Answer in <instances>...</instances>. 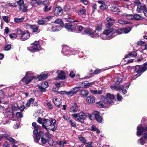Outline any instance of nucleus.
<instances>
[{
  "label": "nucleus",
  "instance_id": "37",
  "mask_svg": "<svg viewBox=\"0 0 147 147\" xmlns=\"http://www.w3.org/2000/svg\"><path fill=\"white\" fill-rule=\"evenodd\" d=\"M34 99H33L32 98H30L29 99L26 105V107H28L30 106V105L32 104L34 102Z\"/></svg>",
  "mask_w": 147,
  "mask_h": 147
},
{
  "label": "nucleus",
  "instance_id": "60",
  "mask_svg": "<svg viewBox=\"0 0 147 147\" xmlns=\"http://www.w3.org/2000/svg\"><path fill=\"white\" fill-rule=\"evenodd\" d=\"M131 57H135L137 56V54L136 52L133 51L129 53Z\"/></svg>",
  "mask_w": 147,
  "mask_h": 147
},
{
  "label": "nucleus",
  "instance_id": "8",
  "mask_svg": "<svg viewBox=\"0 0 147 147\" xmlns=\"http://www.w3.org/2000/svg\"><path fill=\"white\" fill-rule=\"evenodd\" d=\"M84 33L88 34L92 38H97L99 37L98 33L96 32V31L90 28L85 29Z\"/></svg>",
  "mask_w": 147,
  "mask_h": 147
},
{
  "label": "nucleus",
  "instance_id": "50",
  "mask_svg": "<svg viewBox=\"0 0 147 147\" xmlns=\"http://www.w3.org/2000/svg\"><path fill=\"white\" fill-rule=\"evenodd\" d=\"M102 29V25L100 24L98 25L96 27L95 31H100Z\"/></svg>",
  "mask_w": 147,
  "mask_h": 147
},
{
  "label": "nucleus",
  "instance_id": "3",
  "mask_svg": "<svg viewBox=\"0 0 147 147\" xmlns=\"http://www.w3.org/2000/svg\"><path fill=\"white\" fill-rule=\"evenodd\" d=\"M111 30L110 28L105 30L100 35L101 38L103 40H109L113 38Z\"/></svg>",
  "mask_w": 147,
  "mask_h": 147
},
{
  "label": "nucleus",
  "instance_id": "61",
  "mask_svg": "<svg viewBox=\"0 0 147 147\" xmlns=\"http://www.w3.org/2000/svg\"><path fill=\"white\" fill-rule=\"evenodd\" d=\"M48 144L52 146L53 144V140L51 138V137L48 140L47 142Z\"/></svg>",
  "mask_w": 147,
  "mask_h": 147
},
{
  "label": "nucleus",
  "instance_id": "26",
  "mask_svg": "<svg viewBox=\"0 0 147 147\" xmlns=\"http://www.w3.org/2000/svg\"><path fill=\"white\" fill-rule=\"evenodd\" d=\"M94 97L92 96H90L87 97L86 98V102L88 104H92L94 102Z\"/></svg>",
  "mask_w": 147,
  "mask_h": 147
},
{
  "label": "nucleus",
  "instance_id": "46",
  "mask_svg": "<svg viewBox=\"0 0 147 147\" xmlns=\"http://www.w3.org/2000/svg\"><path fill=\"white\" fill-rule=\"evenodd\" d=\"M62 11V9H61V7H56L55 9V13H56L57 14H58Z\"/></svg>",
  "mask_w": 147,
  "mask_h": 147
},
{
  "label": "nucleus",
  "instance_id": "25",
  "mask_svg": "<svg viewBox=\"0 0 147 147\" xmlns=\"http://www.w3.org/2000/svg\"><path fill=\"white\" fill-rule=\"evenodd\" d=\"M80 90V87H76L71 89L69 92V95L72 96L76 94V93Z\"/></svg>",
  "mask_w": 147,
  "mask_h": 147
},
{
  "label": "nucleus",
  "instance_id": "59",
  "mask_svg": "<svg viewBox=\"0 0 147 147\" xmlns=\"http://www.w3.org/2000/svg\"><path fill=\"white\" fill-rule=\"evenodd\" d=\"M79 139L84 144H85L86 142H87L86 140L83 137H80L79 138Z\"/></svg>",
  "mask_w": 147,
  "mask_h": 147
},
{
  "label": "nucleus",
  "instance_id": "2",
  "mask_svg": "<svg viewBox=\"0 0 147 147\" xmlns=\"http://www.w3.org/2000/svg\"><path fill=\"white\" fill-rule=\"evenodd\" d=\"M32 125L34 129L33 134L34 140L35 142L37 143L40 140V136L42 134V132L40 130V126L37 125L36 122H33Z\"/></svg>",
  "mask_w": 147,
  "mask_h": 147
},
{
  "label": "nucleus",
  "instance_id": "38",
  "mask_svg": "<svg viewBox=\"0 0 147 147\" xmlns=\"http://www.w3.org/2000/svg\"><path fill=\"white\" fill-rule=\"evenodd\" d=\"M89 92L87 90H81L80 93L81 95L83 96L84 97L86 96L88 94Z\"/></svg>",
  "mask_w": 147,
  "mask_h": 147
},
{
  "label": "nucleus",
  "instance_id": "7",
  "mask_svg": "<svg viewBox=\"0 0 147 147\" xmlns=\"http://www.w3.org/2000/svg\"><path fill=\"white\" fill-rule=\"evenodd\" d=\"M132 69L134 72L137 73V74L135 75L132 78L133 80L140 76L144 72L142 69V67L139 65H137L133 67Z\"/></svg>",
  "mask_w": 147,
  "mask_h": 147
},
{
  "label": "nucleus",
  "instance_id": "33",
  "mask_svg": "<svg viewBox=\"0 0 147 147\" xmlns=\"http://www.w3.org/2000/svg\"><path fill=\"white\" fill-rule=\"evenodd\" d=\"M53 26H54L53 27V29L55 30L53 32L59 31L60 30L61 28V27L60 24L57 25L55 24H53Z\"/></svg>",
  "mask_w": 147,
  "mask_h": 147
},
{
  "label": "nucleus",
  "instance_id": "4",
  "mask_svg": "<svg viewBox=\"0 0 147 147\" xmlns=\"http://www.w3.org/2000/svg\"><path fill=\"white\" fill-rule=\"evenodd\" d=\"M101 96L104 98V99L107 105H112L114 102L115 96L113 95L107 93L105 96Z\"/></svg>",
  "mask_w": 147,
  "mask_h": 147
},
{
  "label": "nucleus",
  "instance_id": "15",
  "mask_svg": "<svg viewBox=\"0 0 147 147\" xmlns=\"http://www.w3.org/2000/svg\"><path fill=\"white\" fill-rule=\"evenodd\" d=\"M96 104L97 107L100 108L105 107L107 105L102 96L100 101L97 102Z\"/></svg>",
  "mask_w": 147,
  "mask_h": 147
},
{
  "label": "nucleus",
  "instance_id": "16",
  "mask_svg": "<svg viewBox=\"0 0 147 147\" xmlns=\"http://www.w3.org/2000/svg\"><path fill=\"white\" fill-rule=\"evenodd\" d=\"M30 35L29 32L27 30H25L20 36V39L22 41H25L30 38Z\"/></svg>",
  "mask_w": 147,
  "mask_h": 147
},
{
  "label": "nucleus",
  "instance_id": "62",
  "mask_svg": "<svg viewBox=\"0 0 147 147\" xmlns=\"http://www.w3.org/2000/svg\"><path fill=\"white\" fill-rule=\"evenodd\" d=\"M44 121V119H43L41 117H39L37 121L40 124H41L42 126V124H43V121Z\"/></svg>",
  "mask_w": 147,
  "mask_h": 147
},
{
  "label": "nucleus",
  "instance_id": "54",
  "mask_svg": "<svg viewBox=\"0 0 147 147\" xmlns=\"http://www.w3.org/2000/svg\"><path fill=\"white\" fill-rule=\"evenodd\" d=\"M32 25L28 23H26L24 25V27L26 29H31Z\"/></svg>",
  "mask_w": 147,
  "mask_h": 147
},
{
  "label": "nucleus",
  "instance_id": "30",
  "mask_svg": "<svg viewBox=\"0 0 147 147\" xmlns=\"http://www.w3.org/2000/svg\"><path fill=\"white\" fill-rule=\"evenodd\" d=\"M100 72V70L98 69H96L94 72L92 69L90 71L89 73L90 76L88 78H89L93 76L94 74H97L99 73Z\"/></svg>",
  "mask_w": 147,
  "mask_h": 147
},
{
  "label": "nucleus",
  "instance_id": "44",
  "mask_svg": "<svg viewBox=\"0 0 147 147\" xmlns=\"http://www.w3.org/2000/svg\"><path fill=\"white\" fill-rule=\"evenodd\" d=\"M123 33L127 34L131 30L132 28L128 27L126 28H123Z\"/></svg>",
  "mask_w": 147,
  "mask_h": 147
},
{
  "label": "nucleus",
  "instance_id": "58",
  "mask_svg": "<svg viewBox=\"0 0 147 147\" xmlns=\"http://www.w3.org/2000/svg\"><path fill=\"white\" fill-rule=\"evenodd\" d=\"M142 69L143 72L146 71L147 69V62L143 64V66L142 67Z\"/></svg>",
  "mask_w": 147,
  "mask_h": 147
},
{
  "label": "nucleus",
  "instance_id": "17",
  "mask_svg": "<svg viewBox=\"0 0 147 147\" xmlns=\"http://www.w3.org/2000/svg\"><path fill=\"white\" fill-rule=\"evenodd\" d=\"M137 136H140L143 132L147 131V127L146 126L144 127L139 125L137 127Z\"/></svg>",
  "mask_w": 147,
  "mask_h": 147
},
{
  "label": "nucleus",
  "instance_id": "51",
  "mask_svg": "<svg viewBox=\"0 0 147 147\" xmlns=\"http://www.w3.org/2000/svg\"><path fill=\"white\" fill-rule=\"evenodd\" d=\"M9 108L7 107L5 108L4 107L0 105V112L3 113V114H4V111H6V110L7 109Z\"/></svg>",
  "mask_w": 147,
  "mask_h": 147
},
{
  "label": "nucleus",
  "instance_id": "31",
  "mask_svg": "<svg viewBox=\"0 0 147 147\" xmlns=\"http://www.w3.org/2000/svg\"><path fill=\"white\" fill-rule=\"evenodd\" d=\"M86 11L84 7H82L80 8L78 12V14L80 16H81L83 15H86Z\"/></svg>",
  "mask_w": 147,
  "mask_h": 147
},
{
  "label": "nucleus",
  "instance_id": "39",
  "mask_svg": "<svg viewBox=\"0 0 147 147\" xmlns=\"http://www.w3.org/2000/svg\"><path fill=\"white\" fill-rule=\"evenodd\" d=\"M90 92L92 94H100L102 93V90L97 91L96 90H91Z\"/></svg>",
  "mask_w": 147,
  "mask_h": 147
},
{
  "label": "nucleus",
  "instance_id": "57",
  "mask_svg": "<svg viewBox=\"0 0 147 147\" xmlns=\"http://www.w3.org/2000/svg\"><path fill=\"white\" fill-rule=\"evenodd\" d=\"M84 30H85V29H84V27L82 26H80L78 28V31L80 32H81L83 34H84Z\"/></svg>",
  "mask_w": 147,
  "mask_h": 147
},
{
  "label": "nucleus",
  "instance_id": "49",
  "mask_svg": "<svg viewBox=\"0 0 147 147\" xmlns=\"http://www.w3.org/2000/svg\"><path fill=\"white\" fill-rule=\"evenodd\" d=\"M63 23V21L61 19H58L55 20L53 24H55L57 25L60 24L61 26V24Z\"/></svg>",
  "mask_w": 147,
  "mask_h": 147
},
{
  "label": "nucleus",
  "instance_id": "18",
  "mask_svg": "<svg viewBox=\"0 0 147 147\" xmlns=\"http://www.w3.org/2000/svg\"><path fill=\"white\" fill-rule=\"evenodd\" d=\"M123 77L120 74H117L115 75V78L114 81L117 84H119L121 82H123Z\"/></svg>",
  "mask_w": 147,
  "mask_h": 147
},
{
  "label": "nucleus",
  "instance_id": "6",
  "mask_svg": "<svg viewBox=\"0 0 147 147\" xmlns=\"http://www.w3.org/2000/svg\"><path fill=\"white\" fill-rule=\"evenodd\" d=\"M30 75L29 72H27L25 76L22 79L21 82H23V83H21L22 84H28L33 79L36 78L35 76H31L29 78H28Z\"/></svg>",
  "mask_w": 147,
  "mask_h": 147
},
{
  "label": "nucleus",
  "instance_id": "22",
  "mask_svg": "<svg viewBox=\"0 0 147 147\" xmlns=\"http://www.w3.org/2000/svg\"><path fill=\"white\" fill-rule=\"evenodd\" d=\"M10 111V110L9 109V108H8L6 109V111L5 112L7 114L6 115L7 117L9 118V119L14 120L15 119H13V117L14 114L12 112Z\"/></svg>",
  "mask_w": 147,
  "mask_h": 147
},
{
  "label": "nucleus",
  "instance_id": "63",
  "mask_svg": "<svg viewBox=\"0 0 147 147\" xmlns=\"http://www.w3.org/2000/svg\"><path fill=\"white\" fill-rule=\"evenodd\" d=\"M97 5L96 4H94L92 7V13H93L95 11V10L97 9Z\"/></svg>",
  "mask_w": 147,
  "mask_h": 147
},
{
  "label": "nucleus",
  "instance_id": "45",
  "mask_svg": "<svg viewBox=\"0 0 147 147\" xmlns=\"http://www.w3.org/2000/svg\"><path fill=\"white\" fill-rule=\"evenodd\" d=\"M53 24H49L47 26V30L49 31H53L55 30L53 29Z\"/></svg>",
  "mask_w": 147,
  "mask_h": 147
},
{
  "label": "nucleus",
  "instance_id": "29",
  "mask_svg": "<svg viewBox=\"0 0 147 147\" xmlns=\"http://www.w3.org/2000/svg\"><path fill=\"white\" fill-rule=\"evenodd\" d=\"M31 29L32 32L35 33L36 34L40 32L38 26L36 25H32Z\"/></svg>",
  "mask_w": 147,
  "mask_h": 147
},
{
  "label": "nucleus",
  "instance_id": "64",
  "mask_svg": "<svg viewBox=\"0 0 147 147\" xmlns=\"http://www.w3.org/2000/svg\"><path fill=\"white\" fill-rule=\"evenodd\" d=\"M9 36L11 38H15L17 37V34L16 33H13L10 34Z\"/></svg>",
  "mask_w": 147,
  "mask_h": 147
},
{
  "label": "nucleus",
  "instance_id": "35",
  "mask_svg": "<svg viewBox=\"0 0 147 147\" xmlns=\"http://www.w3.org/2000/svg\"><path fill=\"white\" fill-rule=\"evenodd\" d=\"M133 19L136 20H142L144 18L140 16L139 15L136 14H134L133 15Z\"/></svg>",
  "mask_w": 147,
  "mask_h": 147
},
{
  "label": "nucleus",
  "instance_id": "36",
  "mask_svg": "<svg viewBox=\"0 0 147 147\" xmlns=\"http://www.w3.org/2000/svg\"><path fill=\"white\" fill-rule=\"evenodd\" d=\"M67 16L68 17V18L67 19V21L69 22H78V21H77L76 20H75L74 19H73L71 18V14H68L67 15Z\"/></svg>",
  "mask_w": 147,
  "mask_h": 147
},
{
  "label": "nucleus",
  "instance_id": "32",
  "mask_svg": "<svg viewBox=\"0 0 147 147\" xmlns=\"http://www.w3.org/2000/svg\"><path fill=\"white\" fill-rule=\"evenodd\" d=\"M47 78V75L46 74H42L37 78V79L39 81H41L46 79Z\"/></svg>",
  "mask_w": 147,
  "mask_h": 147
},
{
  "label": "nucleus",
  "instance_id": "28",
  "mask_svg": "<svg viewBox=\"0 0 147 147\" xmlns=\"http://www.w3.org/2000/svg\"><path fill=\"white\" fill-rule=\"evenodd\" d=\"M95 83V82H93L90 83L88 82H84L82 83V84L83 85V88H88L92 86Z\"/></svg>",
  "mask_w": 147,
  "mask_h": 147
},
{
  "label": "nucleus",
  "instance_id": "13",
  "mask_svg": "<svg viewBox=\"0 0 147 147\" xmlns=\"http://www.w3.org/2000/svg\"><path fill=\"white\" fill-rule=\"evenodd\" d=\"M111 33L112 34L113 38L117 34H120L123 33V28H119L115 30L113 28H110Z\"/></svg>",
  "mask_w": 147,
  "mask_h": 147
},
{
  "label": "nucleus",
  "instance_id": "5",
  "mask_svg": "<svg viewBox=\"0 0 147 147\" xmlns=\"http://www.w3.org/2000/svg\"><path fill=\"white\" fill-rule=\"evenodd\" d=\"M72 116L75 120L81 123L84 122V120L85 117V114L82 112L73 114Z\"/></svg>",
  "mask_w": 147,
  "mask_h": 147
},
{
  "label": "nucleus",
  "instance_id": "1",
  "mask_svg": "<svg viewBox=\"0 0 147 147\" xmlns=\"http://www.w3.org/2000/svg\"><path fill=\"white\" fill-rule=\"evenodd\" d=\"M56 122V120L54 119H44L42 127L47 131L50 129L55 131L57 127Z\"/></svg>",
  "mask_w": 147,
  "mask_h": 147
},
{
  "label": "nucleus",
  "instance_id": "53",
  "mask_svg": "<svg viewBox=\"0 0 147 147\" xmlns=\"http://www.w3.org/2000/svg\"><path fill=\"white\" fill-rule=\"evenodd\" d=\"M126 18L128 20L133 19V15L131 14H126L125 15Z\"/></svg>",
  "mask_w": 147,
  "mask_h": 147
},
{
  "label": "nucleus",
  "instance_id": "20",
  "mask_svg": "<svg viewBox=\"0 0 147 147\" xmlns=\"http://www.w3.org/2000/svg\"><path fill=\"white\" fill-rule=\"evenodd\" d=\"M98 3L100 4L99 6L100 9L101 11L105 10L108 8V6L106 4V3L104 1L100 0L98 1Z\"/></svg>",
  "mask_w": 147,
  "mask_h": 147
},
{
  "label": "nucleus",
  "instance_id": "14",
  "mask_svg": "<svg viewBox=\"0 0 147 147\" xmlns=\"http://www.w3.org/2000/svg\"><path fill=\"white\" fill-rule=\"evenodd\" d=\"M135 3L137 4L138 7L136 11L138 13L141 12L142 11L145 9L146 8L145 5L144 4H141L138 1H135Z\"/></svg>",
  "mask_w": 147,
  "mask_h": 147
},
{
  "label": "nucleus",
  "instance_id": "47",
  "mask_svg": "<svg viewBox=\"0 0 147 147\" xmlns=\"http://www.w3.org/2000/svg\"><path fill=\"white\" fill-rule=\"evenodd\" d=\"M24 19V18L23 17L20 18H15L14 19V21L15 22L18 23L22 21Z\"/></svg>",
  "mask_w": 147,
  "mask_h": 147
},
{
  "label": "nucleus",
  "instance_id": "56",
  "mask_svg": "<svg viewBox=\"0 0 147 147\" xmlns=\"http://www.w3.org/2000/svg\"><path fill=\"white\" fill-rule=\"evenodd\" d=\"M92 142H86V144H84L86 145V147H92L93 145L92 144Z\"/></svg>",
  "mask_w": 147,
  "mask_h": 147
},
{
  "label": "nucleus",
  "instance_id": "34",
  "mask_svg": "<svg viewBox=\"0 0 147 147\" xmlns=\"http://www.w3.org/2000/svg\"><path fill=\"white\" fill-rule=\"evenodd\" d=\"M146 140L144 135L143 137L141 138L140 139L138 140V143H140L142 145H144L146 143Z\"/></svg>",
  "mask_w": 147,
  "mask_h": 147
},
{
  "label": "nucleus",
  "instance_id": "48",
  "mask_svg": "<svg viewBox=\"0 0 147 147\" xmlns=\"http://www.w3.org/2000/svg\"><path fill=\"white\" fill-rule=\"evenodd\" d=\"M114 87L116 90H122L124 88V86L123 85H119L117 86H115Z\"/></svg>",
  "mask_w": 147,
  "mask_h": 147
},
{
  "label": "nucleus",
  "instance_id": "12",
  "mask_svg": "<svg viewBox=\"0 0 147 147\" xmlns=\"http://www.w3.org/2000/svg\"><path fill=\"white\" fill-rule=\"evenodd\" d=\"M71 48L67 46H63L62 47V53L65 55H71L74 54L70 50Z\"/></svg>",
  "mask_w": 147,
  "mask_h": 147
},
{
  "label": "nucleus",
  "instance_id": "52",
  "mask_svg": "<svg viewBox=\"0 0 147 147\" xmlns=\"http://www.w3.org/2000/svg\"><path fill=\"white\" fill-rule=\"evenodd\" d=\"M16 116L18 118H21L23 117V113L22 112H18L16 113Z\"/></svg>",
  "mask_w": 147,
  "mask_h": 147
},
{
  "label": "nucleus",
  "instance_id": "10",
  "mask_svg": "<svg viewBox=\"0 0 147 147\" xmlns=\"http://www.w3.org/2000/svg\"><path fill=\"white\" fill-rule=\"evenodd\" d=\"M51 137V134L47 132L45 134H43V133L40 136L41 137V144L45 146Z\"/></svg>",
  "mask_w": 147,
  "mask_h": 147
},
{
  "label": "nucleus",
  "instance_id": "55",
  "mask_svg": "<svg viewBox=\"0 0 147 147\" xmlns=\"http://www.w3.org/2000/svg\"><path fill=\"white\" fill-rule=\"evenodd\" d=\"M118 22L119 24H131V23L129 22L128 23V22H127L125 21L122 20H119Z\"/></svg>",
  "mask_w": 147,
  "mask_h": 147
},
{
  "label": "nucleus",
  "instance_id": "40",
  "mask_svg": "<svg viewBox=\"0 0 147 147\" xmlns=\"http://www.w3.org/2000/svg\"><path fill=\"white\" fill-rule=\"evenodd\" d=\"M19 6L20 7L19 9L20 10H21L22 9L21 7H24V1L22 0H20L18 1L17 2Z\"/></svg>",
  "mask_w": 147,
  "mask_h": 147
},
{
  "label": "nucleus",
  "instance_id": "42",
  "mask_svg": "<svg viewBox=\"0 0 147 147\" xmlns=\"http://www.w3.org/2000/svg\"><path fill=\"white\" fill-rule=\"evenodd\" d=\"M23 31L20 28H18L15 30V32L16 33V34H17V35H22L23 33Z\"/></svg>",
  "mask_w": 147,
  "mask_h": 147
},
{
  "label": "nucleus",
  "instance_id": "24",
  "mask_svg": "<svg viewBox=\"0 0 147 147\" xmlns=\"http://www.w3.org/2000/svg\"><path fill=\"white\" fill-rule=\"evenodd\" d=\"M53 101L55 106L58 108L60 107V105L62 103V102L60 98H54L53 100Z\"/></svg>",
  "mask_w": 147,
  "mask_h": 147
},
{
  "label": "nucleus",
  "instance_id": "23",
  "mask_svg": "<svg viewBox=\"0 0 147 147\" xmlns=\"http://www.w3.org/2000/svg\"><path fill=\"white\" fill-rule=\"evenodd\" d=\"M57 71V72L58 73V76L56 78V80L58 79H65V73L63 71Z\"/></svg>",
  "mask_w": 147,
  "mask_h": 147
},
{
  "label": "nucleus",
  "instance_id": "19",
  "mask_svg": "<svg viewBox=\"0 0 147 147\" xmlns=\"http://www.w3.org/2000/svg\"><path fill=\"white\" fill-rule=\"evenodd\" d=\"M65 27L68 32H73L75 30L76 27L75 26L70 23L66 24Z\"/></svg>",
  "mask_w": 147,
  "mask_h": 147
},
{
  "label": "nucleus",
  "instance_id": "9",
  "mask_svg": "<svg viewBox=\"0 0 147 147\" xmlns=\"http://www.w3.org/2000/svg\"><path fill=\"white\" fill-rule=\"evenodd\" d=\"M38 41H35L32 44V46L28 48V50L31 52H34L40 49V46Z\"/></svg>",
  "mask_w": 147,
  "mask_h": 147
},
{
  "label": "nucleus",
  "instance_id": "41",
  "mask_svg": "<svg viewBox=\"0 0 147 147\" xmlns=\"http://www.w3.org/2000/svg\"><path fill=\"white\" fill-rule=\"evenodd\" d=\"M52 17L51 16H48L46 18H42V20L43 21L44 23L45 24H47V22L49 20H50L51 18Z\"/></svg>",
  "mask_w": 147,
  "mask_h": 147
},
{
  "label": "nucleus",
  "instance_id": "21",
  "mask_svg": "<svg viewBox=\"0 0 147 147\" xmlns=\"http://www.w3.org/2000/svg\"><path fill=\"white\" fill-rule=\"evenodd\" d=\"M79 109L76 103L75 102L71 105L69 111L71 112H78L79 111Z\"/></svg>",
  "mask_w": 147,
  "mask_h": 147
},
{
  "label": "nucleus",
  "instance_id": "27",
  "mask_svg": "<svg viewBox=\"0 0 147 147\" xmlns=\"http://www.w3.org/2000/svg\"><path fill=\"white\" fill-rule=\"evenodd\" d=\"M2 136H3V138H5L8 140L12 142L16 143V141L15 140L10 137L11 135H9V134L8 135V134H2Z\"/></svg>",
  "mask_w": 147,
  "mask_h": 147
},
{
  "label": "nucleus",
  "instance_id": "43",
  "mask_svg": "<svg viewBox=\"0 0 147 147\" xmlns=\"http://www.w3.org/2000/svg\"><path fill=\"white\" fill-rule=\"evenodd\" d=\"M110 10L113 11V12H116V11H119V9L118 8V7L115 6H112L110 7Z\"/></svg>",
  "mask_w": 147,
  "mask_h": 147
},
{
  "label": "nucleus",
  "instance_id": "11",
  "mask_svg": "<svg viewBox=\"0 0 147 147\" xmlns=\"http://www.w3.org/2000/svg\"><path fill=\"white\" fill-rule=\"evenodd\" d=\"M89 117L91 120L95 119L99 123H101L102 121V119L99 115L98 112L94 113L89 115Z\"/></svg>",
  "mask_w": 147,
  "mask_h": 147
}]
</instances>
